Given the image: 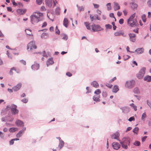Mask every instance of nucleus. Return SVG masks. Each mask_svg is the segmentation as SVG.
I'll return each mask as SVG.
<instances>
[{"mask_svg": "<svg viewBox=\"0 0 151 151\" xmlns=\"http://www.w3.org/2000/svg\"><path fill=\"white\" fill-rule=\"evenodd\" d=\"M142 18L144 22H145L146 21V15L145 14H143L142 16Z\"/></svg>", "mask_w": 151, "mask_h": 151, "instance_id": "nucleus-41", "label": "nucleus"}, {"mask_svg": "<svg viewBox=\"0 0 151 151\" xmlns=\"http://www.w3.org/2000/svg\"><path fill=\"white\" fill-rule=\"evenodd\" d=\"M112 24L113 26V29L114 30H115L116 28V26L115 25V23L114 22H112Z\"/></svg>", "mask_w": 151, "mask_h": 151, "instance_id": "nucleus-50", "label": "nucleus"}, {"mask_svg": "<svg viewBox=\"0 0 151 151\" xmlns=\"http://www.w3.org/2000/svg\"><path fill=\"white\" fill-rule=\"evenodd\" d=\"M37 47L35 44V41H32L30 42L27 45V50L29 52H33L34 53H37V52H34V50L36 49Z\"/></svg>", "mask_w": 151, "mask_h": 151, "instance_id": "nucleus-3", "label": "nucleus"}, {"mask_svg": "<svg viewBox=\"0 0 151 151\" xmlns=\"http://www.w3.org/2000/svg\"><path fill=\"white\" fill-rule=\"evenodd\" d=\"M114 35L116 36L122 35L124 37H126V35L124 34V32L122 31L115 32Z\"/></svg>", "mask_w": 151, "mask_h": 151, "instance_id": "nucleus-13", "label": "nucleus"}, {"mask_svg": "<svg viewBox=\"0 0 151 151\" xmlns=\"http://www.w3.org/2000/svg\"><path fill=\"white\" fill-rule=\"evenodd\" d=\"M119 23L121 24H123L124 23V19H120L119 21Z\"/></svg>", "mask_w": 151, "mask_h": 151, "instance_id": "nucleus-47", "label": "nucleus"}, {"mask_svg": "<svg viewBox=\"0 0 151 151\" xmlns=\"http://www.w3.org/2000/svg\"><path fill=\"white\" fill-rule=\"evenodd\" d=\"M123 141L122 142H125V144H127L128 145H129L130 144V141L129 139L127 138H124L123 139Z\"/></svg>", "mask_w": 151, "mask_h": 151, "instance_id": "nucleus-23", "label": "nucleus"}, {"mask_svg": "<svg viewBox=\"0 0 151 151\" xmlns=\"http://www.w3.org/2000/svg\"><path fill=\"white\" fill-rule=\"evenodd\" d=\"M47 25V23L46 22H44L42 24V27L43 28L45 27Z\"/></svg>", "mask_w": 151, "mask_h": 151, "instance_id": "nucleus-51", "label": "nucleus"}, {"mask_svg": "<svg viewBox=\"0 0 151 151\" xmlns=\"http://www.w3.org/2000/svg\"><path fill=\"white\" fill-rule=\"evenodd\" d=\"M13 71H15L17 73H19L20 72L19 69L15 67H13L10 69V70L9 73L10 75H12L13 74Z\"/></svg>", "mask_w": 151, "mask_h": 151, "instance_id": "nucleus-8", "label": "nucleus"}, {"mask_svg": "<svg viewBox=\"0 0 151 151\" xmlns=\"http://www.w3.org/2000/svg\"><path fill=\"white\" fill-rule=\"evenodd\" d=\"M22 101L24 103H27L28 101V100L25 98H24L22 100Z\"/></svg>", "mask_w": 151, "mask_h": 151, "instance_id": "nucleus-49", "label": "nucleus"}, {"mask_svg": "<svg viewBox=\"0 0 151 151\" xmlns=\"http://www.w3.org/2000/svg\"><path fill=\"white\" fill-rule=\"evenodd\" d=\"M43 0H36V2L37 4L39 5L41 4L42 3Z\"/></svg>", "mask_w": 151, "mask_h": 151, "instance_id": "nucleus-44", "label": "nucleus"}, {"mask_svg": "<svg viewBox=\"0 0 151 151\" xmlns=\"http://www.w3.org/2000/svg\"><path fill=\"white\" fill-rule=\"evenodd\" d=\"M22 84L19 83L16 86H14L12 88V89L14 91H16L19 90L21 87Z\"/></svg>", "mask_w": 151, "mask_h": 151, "instance_id": "nucleus-11", "label": "nucleus"}, {"mask_svg": "<svg viewBox=\"0 0 151 151\" xmlns=\"http://www.w3.org/2000/svg\"><path fill=\"white\" fill-rule=\"evenodd\" d=\"M48 36V35L45 33H42L41 35V37L42 39H45Z\"/></svg>", "mask_w": 151, "mask_h": 151, "instance_id": "nucleus-32", "label": "nucleus"}, {"mask_svg": "<svg viewBox=\"0 0 151 151\" xmlns=\"http://www.w3.org/2000/svg\"><path fill=\"white\" fill-rule=\"evenodd\" d=\"M139 131V128L138 127H135L133 130V132L134 133L137 134Z\"/></svg>", "mask_w": 151, "mask_h": 151, "instance_id": "nucleus-38", "label": "nucleus"}, {"mask_svg": "<svg viewBox=\"0 0 151 151\" xmlns=\"http://www.w3.org/2000/svg\"><path fill=\"white\" fill-rule=\"evenodd\" d=\"M147 138V136H145L144 137H142V141L143 142L145 141V140Z\"/></svg>", "mask_w": 151, "mask_h": 151, "instance_id": "nucleus-62", "label": "nucleus"}, {"mask_svg": "<svg viewBox=\"0 0 151 151\" xmlns=\"http://www.w3.org/2000/svg\"><path fill=\"white\" fill-rule=\"evenodd\" d=\"M66 75L69 77H70L72 76V74L69 72H68L66 73Z\"/></svg>", "mask_w": 151, "mask_h": 151, "instance_id": "nucleus-58", "label": "nucleus"}, {"mask_svg": "<svg viewBox=\"0 0 151 151\" xmlns=\"http://www.w3.org/2000/svg\"><path fill=\"white\" fill-rule=\"evenodd\" d=\"M144 80L145 81L149 82L151 81V76H147L144 77Z\"/></svg>", "mask_w": 151, "mask_h": 151, "instance_id": "nucleus-28", "label": "nucleus"}, {"mask_svg": "<svg viewBox=\"0 0 151 151\" xmlns=\"http://www.w3.org/2000/svg\"><path fill=\"white\" fill-rule=\"evenodd\" d=\"M116 77H114L113 78H112V79L110 80L109 81V83H112V82H113L114 80H116Z\"/></svg>", "mask_w": 151, "mask_h": 151, "instance_id": "nucleus-55", "label": "nucleus"}, {"mask_svg": "<svg viewBox=\"0 0 151 151\" xmlns=\"http://www.w3.org/2000/svg\"><path fill=\"white\" fill-rule=\"evenodd\" d=\"M40 68L39 64L36 63H35L32 66V68L34 70H38Z\"/></svg>", "mask_w": 151, "mask_h": 151, "instance_id": "nucleus-12", "label": "nucleus"}, {"mask_svg": "<svg viewBox=\"0 0 151 151\" xmlns=\"http://www.w3.org/2000/svg\"><path fill=\"white\" fill-rule=\"evenodd\" d=\"M119 90L118 86L117 85L114 86L113 89V92L114 93H116Z\"/></svg>", "mask_w": 151, "mask_h": 151, "instance_id": "nucleus-30", "label": "nucleus"}, {"mask_svg": "<svg viewBox=\"0 0 151 151\" xmlns=\"http://www.w3.org/2000/svg\"><path fill=\"white\" fill-rule=\"evenodd\" d=\"M134 93L136 94H139L140 93V91L139 88L137 87L135 88L133 90Z\"/></svg>", "mask_w": 151, "mask_h": 151, "instance_id": "nucleus-33", "label": "nucleus"}, {"mask_svg": "<svg viewBox=\"0 0 151 151\" xmlns=\"http://www.w3.org/2000/svg\"><path fill=\"white\" fill-rule=\"evenodd\" d=\"M146 68L145 67L142 68L140 70L139 73L137 75V77L139 79L142 78L145 73Z\"/></svg>", "mask_w": 151, "mask_h": 151, "instance_id": "nucleus-6", "label": "nucleus"}, {"mask_svg": "<svg viewBox=\"0 0 151 151\" xmlns=\"http://www.w3.org/2000/svg\"><path fill=\"white\" fill-rule=\"evenodd\" d=\"M63 39L65 40H67L68 39V37L66 35H64L63 36Z\"/></svg>", "mask_w": 151, "mask_h": 151, "instance_id": "nucleus-53", "label": "nucleus"}, {"mask_svg": "<svg viewBox=\"0 0 151 151\" xmlns=\"http://www.w3.org/2000/svg\"><path fill=\"white\" fill-rule=\"evenodd\" d=\"M135 15V13H134L127 20V24L131 27H134L138 24L137 19H134Z\"/></svg>", "mask_w": 151, "mask_h": 151, "instance_id": "nucleus-2", "label": "nucleus"}, {"mask_svg": "<svg viewBox=\"0 0 151 151\" xmlns=\"http://www.w3.org/2000/svg\"><path fill=\"white\" fill-rule=\"evenodd\" d=\"M91 85L96 88H97L99 86L98 83L96 81H93L91 83Z\"/></svg>", "mask_w": 151, "mask_h": 151, "instance_id": "nucleus-31", "label": "nucleus"}, {"mask_svg": "<svg viewBox=\"0 0 151 151\" xmlns=\"http://www.w3.org/2000/svg\"><path fill=\"white\" fill-rule=\"evenodd\" d=\"M11 1L14 5L16 6L17 5V4L15 2L14 0H11Z\"/></svg>", "mask_w": 151, "mask_h": 151, "instance_id": "nucleus-54", "label": "nucleus"}, {"mask_svg": "<svg viewBox=\"0 0 151 151\" xmlns=\"http://www.w3.org/2000/svg\"><path fill=\"white\" fill-rule=\"evenodd\" d=\"M112 147L115 150H118L120 147V145L117 142H113L112 143Z\"/></svg>", "mask_w": 151, "mask_h": 151, "instance_id": "nucleus-9", "label": "nucleus"}, {"mask_svg": "<svg viewBox=\"0 0 151 151\" xmlns=\"http://www.w3.org/2000/svg\"><path fill=\"white\" fill-rule=\"evenodd\" d=\"M25 32L27 35L29 36H32L33 37V35H32L31 30L30 29H26Z\"/></svg>", "mask_w": 151, "mask_h": 151, "instance_id": "nucleus-27", "label": "nucleus"}, {"mask_svg": "<svg viewBox=\"0 0 151 151\" xmlns=\"http://www.w3.org/2000/svg\"><path fill=\"white\" fill-rule=\"evenodd\" d=\"M119 142L121 144L122 147L124 149H127L128 148L127 145L125 144V142H121L119 140Z\"/></svg>", "mask_w": 151, "mask_h": 151, "instance_id": "nucleus-21", "label": "nucleus"}, {"mask_svg": "<svg viewBox=\"0 0 151 151\" xmlns=\"http://www.w3.org/2000/svg\"><path fill=\"white\" fill-rule=\"evenodd\" d=\"M31 21L33 24H35L43 19V14L40 12L34 13L30 16Z\"/></svg>", "mask_w": 151, "mask_h": 151, "instance_id": "nucleus-1", "label": "nucleus"}, {"mask_svg": "<svg viewBox=\"0 0 151 151\" xmlns=\"http://www.w3.org/2000/svg\"><path fill=\"white\" fill-rule=\"evenodd\" d=\"M93 5L94 6V8L96 9L98 8L99 6V5L98 4L93 3Z\"/></svg>", "mask_w": 151, "mask_h": 151, "instance_id": "nucleus-45", "label": "nucleus"}, {"mask_svg": "<svg viewBox=\"0 0 151 151\" xmlns=\"http://www.w3.org/2000/svg\"><path fill=\"white\" fill-rule=\"evenodd\" d=\"M130 106L133 108L135 111H136L137 110V106L133 103H132L130 104Z\"/></svg>", "mask_w": 151, "mask_h": 151, "instance_id": "nucleus-37", "label": "nucleus"}, {"mask_svg": "<svg viewBox=\"0 0 151 151\" xmlns=\"http://www.w3.org/2000/svg\"><path fill=\"white\" fill-rule=\"evenodd\" d=\"M64 142L62 140H60L59 145V147H60V149L62 148L64 145Z\"/></svg>", "mask_w": 151, "mask_h": 151, "instance_id": "nucleus-36", "label": "nucleus"}, {"mask_svg": "<svg viewBox=\"0 0 151 151\" xmlns=\"http://www.w3.org/2000/svg\"><path fill=\"white\" fill-rule=\"evenodd\" d=\"M41 10L42 11H44L46 10L45 7L44 6H42L40 8Z\"/></svg>", "mask_w": 151, "mask_h": 151, "instance_id": "nucleus-56", "label": "nucleus"}, {"mask_svg": "<svg viewBox=\"0 0 151 151\" xmlns=\"http://www.w3.org/2000/svg\"><path fill=\"white\" fill-rule=\"evenodd\" d=\"M106 86L109 88H111L112 86V85L111 84L107 83L106 85Z\"/></svg>", "mask_w": 151, "mask_h": 151, "instance_id": "nucleus-52", "label": "nucleus"}, {"mask_svg": "<svg viewBox=\"0 0 151 151\" xmlns=\"http://www.w3.org/2000/svg\"><path fill=\"white\" fill-rule=\"evenodd\" d=\"M54 63V61L52 58H50L47 62V65L48 67L49 65H51Z\"/></svg>", "mask_w": 151, "mask_h": 151, "instance_id": "nucleus-19", "label": "nucleus"}, {"mask_svg": "<svg viewBox=\"0 0 151 151\" xmlns=\"http://www.w3.org/2000/svg\"><path fill=\"white\" fill-rule=\"evenodd\" d=\"M46 4L49 7L52 6V0H45Z\"/></svg>", "mask_w": 151, "mask_h": 151, "instance_id": "nucleus-18", "label": "nucleus"}, {"mask_svg": "<svg viewBox=\"0 0 151 151\" xmlns=\"http://www.w3.org/2000/svg\"><path fill=\"white\" fill-rule=\"evenodd\" d=\"M84 24L87 29L89 30L91 29V28L90 25V24L88 22H84Z\"/></svg>", "mask_w": 151, "mask_h": 151, "instance_id": "nucleus-34", "label": "nucleus"}, {"mask_svg": "<svg viewBox=\"0 0 151 151\" xmlns=\"http://www.w3.org/2000/svg\"><path fill=\"white\" fill-rule=\"evenodd\" d=\"M26 10L25 9H19L17 10V13L19 15H22L24 14L26 12Z\"/></svg>", "mask_w": 151, "mask_h": 151, "instance_id": "nucleus-16", "label": "nucleus"}, {"mask_svg": "<svg viewBox=\"0 0 151 151\" xmlns=\"http://www.w3.org/2000/svg\"><path fill=\"white\" fill-rule=\"evenodd\" d=\"M131 8L133 9H136L137 6V5L134 3H131L130 4Z\"/></svg>", "mask_w": 151, "mask_h": 151, "instance_id": "nucleus-22", "label": "nucleus"}, {"mask_svg": "<svg viewBox=\"0 0 151 151\" xmlns=\"http://www.w3.org/2000/svg\"><path fill=\"white\" fill-rule=\"evenodd\" d=\"M91 29L93 31L98 32L102 30V28L99 25H95L94 24H92L91 26Z\"/></svg>", "mask_w": 151, "mask_h": 151, "instance_id": "nucleus-5", "label": "nucleus"}, {"mask_svg": "<svg viewBox=\"0 0 151 151\" xmlns=\"http://www.w3.org/2000/svg\"><path fill=\"white\" fill-rule=\"evenodd\" d=\"M135 83V81L134 80L128 81L126 82L125 86L127 88H131L134 85Z\"/></svg>", "mask_w": 151, "mask_h": 151, "instance_id": "nucleus-7", "label": "nucleus"}, {"mask_svg": "<svg viewBox=\"0 0 151 151\" xmlns=\"http://www.w3.org/2000/svg\"><path fill=\"white\" fill-rule=\"evenodd\" d=\"M77 6L78 8V10L80 12L84 11V7H83V6H79L77 5Z\"/></svg>", "mask_w": 151, "mask_h": 151, "instance_id": "nucleus-35", "label": "nucleus"}, {"mask_svg": "<svg viewBox=\"0 0 151 151\" xmlns=\"http://www.w3.org/2000/svg\"><path fill=\"white\" fill-rule=\"evenodd\" d=\"M130 40L132 42H134L135 41V35L133 33H130L129 34Z\"/></svg>", "mask_w": 151, "mask_h": 151, "instance_id": "nucleus-15", "label": "nucleus"}, {"mask_svg": "<svg viewBox=\"0 0 151 151\" xmlns=\"http://www.w3.org/2000/svg\"><path fill=\"white\" fill-rule=\"evenodd\" d=\"M114 10L116 11L119 9H120V6L119 4L116 2H114Z\"/></svg>", "mask_w": 151, "mask_h": 151, "instance_id": "nucleus-17", "label": "nucleus"}, {"mask_svg": "<svg viewBox=\"0 0 151 151\" xmlns=\"http://www.w3.org/2000/svg\"><path fill=\"white\" fill-rule=\"evenodd\" d=\"M11 111L12 114L13 115H15L18 114L19 112V110L17 109V106L14 104H12L10 107Z\"/></svg>", "mask_w": 151, "mask_h": 151, "instance_id": "nucleus-4", "label": "nucleus"}, {"mask_svg": "<svg viewBox=\"0 0 151 151\" xmlns=\"http://www.w3.org/2000/svg\"><path fill=\"white\" fill-rule=\"evenodd\" d=\"M146 116V115L145 113H144L143 114L142 116V119H144Z\"/></svg>", "mask_w": 151, "mask_h": 151, "instance_id": "nucleus-57", "label": "nucleus"}, {"mask_svg": "<svg viewBox=\"0 0 151 151\" xmlns=\"http://www.w3.org/2000/svg\"><path fill=\"white\" fill-rule=\"evenodd\" d=\"M135 119L134 116L130 117L128 119V120L130 122H131L132 121H134Z\"/></svg>", "mask_w": 151, "mask_h": 151, "instance_id": "nucleus-48", "label": "nucleus"}, {"mask_svg": "<svg viewBox=\"0 0 151 151\" xmlns=\"http://www.w3.org/2000/svg\"><path fill=\"white\" fill-rule=\"evenodd\" d=\"M122 14V13L118 11L117 13V15L118 17H120Z\"/></svg>", "mask_w": 151, "mask_h": 151, "instance_id": "nucleus-63", "label": "nucleus"}, {"mask_svg": "<svg viewBox=\"0 0 151 151\" xmlns=\"http://www.w3.org/2000/svg\"><path fill=\"white\" fill-rule=\"evenodd\" d=\"M123 12L124 14V15L126 16L127 15V11L126 10V9H125V10H124L123 11Z\"/></svg>", "mask_w": 151, "mask_h": 151, "instance_id": "nucleus-59", "label": "nucleus"}, {"mask_svg": "<svg viewBox=\"0 0 151 151\" xmlns=\"http://www.w3.org/2000/svg\"><path fill=\"white\" fill-rule=\"evenodd\" d=\"M63 25L66 27H67L68 24V19L66 18H65L64 19L63 22Z\"/></svg>", "mask_w": 151, "mask_h": 151, "instance_id": "nucleus-24", "label": "nucleus"}, {"mask_svg": "<svg viewBox=\"0 0 151 151\" xmlns=\"http://www.w3.org/2000/svg\"><path fill=\"white\" fill-rule=\"evenodd\" d=\"M119 132H116V133H114L111 136V137L112 139H115L119 140Z\"/></svg>", "mask_w": 151, "mask_h": 151, "instance_id": "nucleus-10", "label": "nucleus"}, {"mask_svg": "<svg viewBox=\"0 0 151 151\" xmlns=\"http://www.w3.org/2000/svg\"><path fill=\"white\" fill-rule=\"evenodd\" d=\"M134 145L136 146H139L140 145V143L138 141H135L134 143Z\"/></svg>", "mask_w": 151, "mask_h": 151, "instance_id": "nucleus-40", "label": "nucleus"}, {"mask_svg": "<svg viewBox=\"0 0 151 151\" xmlns=\"http://www.w3.org/2000/svg\"><path fill=\"white\" fill-rule=\"evenodd\" d=\"M147 4L149 6H151V0L148 1Z\"/></svg>", "mask_w": 151, "mask_h": 151, "instance_id": "nucleus-64", "label": "nucleus"}, {"mask_svg": "<svg viewBox=\"0 0 151 151\" xmlns=\"http://www.w3.org/2000/svg\"><path fill=\"white\" fill-rule=\"evenodd\" d=\"M14 139H11L9 141L10 144L11 145L13 144L14 143Z\"/></svg>", "mask_w": 151, "mask_h": 151, "instance_id": "nucleus-61", "label": "nucleus"}, {"mask_svg": "<svg viewBox=\"0 0 151 151\" xmlns=\"http://www.w3.org/2000/svg\"><path fill=\"white\" fill-rule=\"evenodd\" d=\"M138 54H141L143 52L144 49L142 48L137 49L135 51Z\"/></svg>", "mask_w": 151, "mask_h": 151, "instance_id": "nucleus-25", "label": "nucleus"}, {"mask_svg": "<svg viewBox=\"0 0 151 151\" xmlns=\"http://www.w3.org/2000/svg\"><path fill=\"white\" fill-rule=\"evenodd\" d=\"M26 128L24 127L22 130L19 131L18 133L17 134V137H20L22 136V134L24 132Z\"/></svg>", "mask_w": 151, "mask_h": 151, "instance_id": "nucleus-14", "label": "nucleus"}, {"mask_svg": "<svg viewBox=\"0 0 151 151\" xmlns=\"http://www.w3.org/2000/svg\"><path fill=\"white\" fill-rule=\"evenodd\" d=\"M58 27L57 26H56V27L55 32H56V33H57L58 34H59L60 33V31L58 29Z\"/></svg>", "mask_w": 151, "mask_h": 151, "instance_id": "nucleus-43", "label": "nucleus"}, {"mask_svg": "<svg viewBox=\"0 0 151 151\" xmlns=\"http://www.w3.org/2000/svg\"><path fill=\"white\" fill-rule=\"evenodd\" d=\"M101 93V91L99 89H97L94 92V93L97 95H99Z\"/></svg>", "mask_w": 151, "mask_h": 151, "instance_id": "nucleus-39", "label": "nucleus"}, {"mask_svg": "<svg viewBox=\"0 0 151 151\" xmlns=\"http://www.w3.org/2000/svg\"><path fill=\"white\" fill-rule=\"evenodd\" d=\"M107 9L108 10H110L111 9V4L110 3L107 4Z\"/></svg>", "mask_w": 151, "mask_h": 151, "instance_id": "nucleus-46", "label": "nucleus"}, {"mask_svg": "<svg viewBox=\"0 0 151 151\" xmlns=\"http://www.w3.org/2000/svg\"><path fill=\"white\" fill-rule=\"evenodd\" d=\"M18 130V129L17 128L11 127L9 129V131L11 132H16Z\"/></svg>", "mask_w": 151, "mask_h": 151, "instance_id": "nucleus-29", "label": "nucleus"}, {"mask_svg": "<svg viewBox=\"0 0 151 151\" xmlns=\"http://www.w3.org/2000/svg\"><path fill=\"white\" fill-rule=\"evenodd\" d=\"M110 17H113V18H115V21H116V19L114 16V14L113 13H111L110 14Z\"/></svg>", "mask_w": 151, "mask_h": 151, "instance_id": "nucleus-60", "label": "nucleus"}, {"mask_svg": "<svg viewBox=\"0 0 151 151\" xmlns=\"http://www.w3.org/2000/svg\"><path fill=\"white\" fill-rule=\"evenodd\" d=\"M15 124L18 126H21L22 125L23 123V122L19 119H18L16 121Z\"/></svg>", "mask_w": 151, "mask_h": 151, "instance_id": "nucleus-20", "label": "nucleus"}, {"mask_svg": "<svg viewBox=\"0 0 151 151\" xmlns=\"http://www.w3.org/2000/svg\"><path fill=\"white\" fill-rule=\"evenodd\" d=\"M105 27L107 29H111L112 28V26L109 24H106Z\"/></svg>", "mask_w": 151, "mask_h": 151, "instance_id": "nucleus-42", "label": "nucleus"}, {"mask_svg": "<svg viewBox=\"0 0 151 151\" xmlns=\"http://www.w3.org/2000/svg\"><path fill=\"white\" fill-rule=\"evenodd\" d=\"M100 98V96L96 95L94 96L93 97V100L95 101H99L100 100L99 98Z\"/></svg>", "mask_w": 151, "mask_h": 151, "instance_id": "nucleus-26", "label": "nucleus"}]
</instances>
